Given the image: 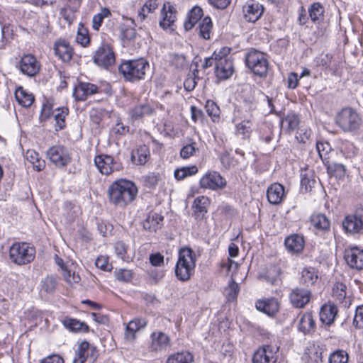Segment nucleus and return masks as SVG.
I'll use <instances>...</instances> for the list:
<instances>
[{"label":"nucleus","instance_id":"obj_1","mask_svg":"<svg viewBox=\"0 0 363 363\" xmlns=\"http://www.w3.org/2000/svg\"><path fill=\"white\" fill-rule=\"evenodd\" d=\"M138 194L135 184L127 179H120L113 182L108 189L110 204L123 208L135 200Z\"/></svg>","mask_w":363,"mask_h":363},{"label":"nucleus","instance_id":"obj_2","mask_svg":"<svg viewBox=\"0 0 363 363\" xmlns=\"http://www.w3.org/2000/svg\"><path fill=\"white\" fill-rule=\"evenodd\" d=\"M196 255L190 247H182L179 251V259L175 266V275L182 281H188L194 272Z\"/></svg>","mask_w":363,"mask_h":363},{"label":"nucleus","instance_id":"obj_3","mask_svg":"<svg viewBox=\"0 0 363 363\" xmlns=\"http://www.w3.org/2000/svg\"><path fill=\"white\" fill-rule=\"evenodd\" d=\"M148 68V62L144 58H139L124 61L118 69L125 80L133 82L144 79Z\"/></svg>","mask_w":363,"mask_h":363},{"label":"nucleus","instance_id":"obj_4","mask_svg":"<svg viewBox=\"0 0 363 363\" xmlns=\"http://www.w3.org/2000/svg\"><path fill=\"white\" fill-rule=\"evenodd\" d=\"M35 257V249L26 242H16L9 248V258L15 264L22 266L31 263Z\"/></svg>","mask_w":363,"mask_h":363},{"label":"nucleus","instance_id":"obj_5","mask_svg":"<svg viewBox=\"0 0 363 363\" xmlns=\"http://www.w3.org/2000/svg\"><path fill=\"white\" fill-rule=\"evenodd\" d=\"M245 65L252 72L262 78L266 77L269 69V61L266 54L251 49L245 55Z\"/></svg>","mask_w":363,"mask_h":363},{"label":"nucleus","instance_id":"obj_6","mask_svg":"<svg viewBox=\"0 0 363 363\" xmlns=\"http://www.w3.org/2000/svg\"><path fill=\"white\" fill-rule=\"evenodd\" d=\"M335 122L344 132L354 133L360 128L362 119L354 109L347 107L342 108L337 113Z\"/></svg>","mask_w":363,"mask_h":363},{"label":"nucleus","instance_id":"obj_7","mask_svg":"<svg viewBox=\"0 0 363 363\" xmlns=\"http://www.w3.org/2000/svg\"><path fill=\"white\" fill-rule=\"evenodd\" d=\"M342 226L346 234H363V206L347 215L342 221Z\"/></svg>","mask_w":363,"mask_h":363},{"label":"nucleus","instance_id":"obj_8","mask_svg":"<svg viewBox=\"0 0 363 363\" xmlns=\"http://www.w3.org/2000/svg\"><path fill=\"white\" fill-rule=\"evenodd\" d=\"M94 164L99 171L104 175H109L123 169V164L118 159L106 154L96 155L94 158Z\"/></svg>","mask_w":363,"mask_h":363},{"label":"nucleus","instance_id":"obj_9","mask_svg":"<svg viewBox=\"0 0 363 363\" xmlns=\"http://www.w3.org/2000/svg\"><path fill=\"white\" fill-rule=\"evenodd\" d=\"M230 49L228 48H222L220 49V55L218 60L216 61L215 73L219 79H227L230 77L234 72L233 62L232 60L228 57Z\"/></svg>","mask_w":363,"mask_h":363},{"label":"nucleus","instance_id":"obj_10","mask_svg":"<svg viewBox=\"0 0 363 363\" xmlns=\"http://www.w3.org/2000/svg\"><path fill=\"white\" fill-rule=\"evenodd\" d=\"M93 60L96 65L106 69L114 65L116 57L110 45L103 44L96 50Z\"/></svg>","mask_w":363,"mask_h":363},{"label":"nucleus","instance_id":"obj_11","mask_svg":"<svg viewBox=\"0 0 363 363\" xmlns=\"http://www.w3.org/2000/svg\"><path fill=\"white\" fill-rule=\"evenodd\" d=\"M48 159L58 167H63L70 162L68 150L61 145H55L47 151Z\"/></svg>","mask_w":363,"mask_h":363},{"label":"nucleus","instance_id":"obj_12","mask_svg":"<svg viewBox=\"0 0 363 363\" xmlns=\"http://www.w3.org/2000/svg\"><path fill=\"white\" fill-rule=\"evenodd\" d=\"M200 186L211 190L222 189L226 186V180L217 172H208L201 177Z\"/></svg>","mask_w":363,"mask_h":363},{"label":"nucleus","instance_id":"obj_13","mask_svg":"<svg viewBox=\"0 0 363 363\" xmlns=\"http://www.w3.org/2000/svg\"><path fill=\"white\" fill-rule=\"evenodd\" d=\"M171 346V339L168 335L160 330L152 333L149 348L152 352L166 351Z\"/></svg>","mask_w":363,"mask_h":363},{"label":"nucleus","instance_id":"obj_14","mask_svg":"<svg viewBox=\"0 0 363 363\" xmlns=\"http://www.w3.org/2000/svg\"><path fill=\"white\" fill-rule=\"evenodd\" d=\"M19 69L22 74L28 77L35 76L40 71V65L35 56L24 55L19 62Z\"/></svg>","mask_w":363,"mask_h":363},{"label":"nucleus","instance_id":"obj_15","mask_svg":"<svg viewBox=\"0 0 363 363\" xmlns=\"http://www.w3.org/2000/svg\"><path fill=\"white\" fill-rule=\"evenodd\" d=\"M289 299L295 308H304L310 301L311 291L306 289L296 287L289 294Z\"/></svg>","mask_w":363,"mask_h":363},{"label":"nucleus","instance_id":"obj_16","mask_svg":"<svg viewBox=\"0 0 363 363\" xmlns=\"http://www.w3.org/2000/svg\"><path fill=\"white\" fill-rule=\"evenodd\" d=\"M101 91L95 84L89 82H79L73 91V96L77 101H85L89 96Z\"/></svg>","mask_w":363,"mask_h":363},{"label":"nucleus","instance_id":"obj_17","mask_svg":"<svg viewBox=\"0 0 363 363\" xmlns=\"http://www.w3.org/2000/svg\"><path fill=\"white\" fill-rule=\"evenodd\" d=\"M345 259L347 264L353 269H363V250L357 247L345 250Z\"/></svg>","mask_w":363,"mask_h":363},{"label":"nucleus","instance_id":"obj_18","mask_svg":"<svg viewBox=\"0 0 363 363\" xmlns=\"http://www.w3.org/2000/svg\"><path fill=\"white\" fill-rule=\"evenodd\" d=\"M263 11V6L254 1H247L243 6L244 17L248 22H256L262 16Z\"/></svg>","mask_w":363,"mask_h":363},{"label":"nucleus","instance_id":"obj_19","mask_svg":"<svg viewBox=\"0 0 363 363\" xmlns=\"http://www.w3.org/2000/svg\"><path fill=\"white\" fill-rule=\"evenodd\" d=\"M279 306L276 298L259 299L255 303L256 308L269 316H274L279 311Z\"/></svg>","mask_w":363,"mask_h":363},{"label":"nucleus","instance_id":"obj_20","mask_svg":"<svg viewBox=\"0 0 363 363\" xmlns=\"http://www.w3.org/2000/svg\"><path fill=\"white\" fill-rule=\"evenodd\" d=\"M275 351L271 345H264L258 349L252 357L253 363H275Z\"/></svg>","mask_w":363,"mask_h":363},{"label":"nucleus","instance_id":"obj_21","mask_svg":"<svg viewBox=\"0 0 363 363\" xmlns=\"http://www.w3.org/2000/svg\"><path fill=\"white\" fill-rule=\"evenodd\" d=\"M209 204L210 201L206 196H201L194 199L192 206L194 209L193 216L196 220L200 221L206 218Z\"/></svg>","mask_w":363,"mask_h":363},{"label":"nucleus","instance_id":"obj_22","mask_svg":"<svg viewBox=\"0 0 363 363\" xmlns=\"http://www.w3.org/2000/svg\"><path fill=\"white\" fill-rule=\"evenodd\" d=\"M286 250L291 254H300L304 247L305 241L303 237L298 234L288 236L284 241Z\"/></svg>","mask_w":363,"mask_h":363},{"label":"nucleus","instance_id":"obj_23","mask_svg":"<svg viewBox=\"0 0 363 363\" xmlns=\"http://www.w3.org/2000/svg\"><path fill=\"white\" fill-rule=\"evenodd\" d=\"M54 50L55 55L64 62H68L72 59L73 50L65 40H57L55 43Z\"/></svg>","mask_w":363,"mask_h":363},{"label":"nucleus","instance_id":"obj_24","mask_svg":"<svg viewBox=\"0 0 363 363\" xmlns=\"http://www.w3.org/2000/svg\"><path fill=\"white\" fill-rule=\"evenodd\" d=\"M268 201L273 205L281 203L284 199V188L279 183H274L267 191Z\"/></svg>","mask_w":363,"mask_h":363},{"label":"nucleus","instance_id":"obj_25","mask_svg":"<svg viewBox=\"0 0 363 363\" xmlns=\"http://www.w3.org/2000/svg\"><path fill=\"white\" fill-rule=\"evenodd\" d=\"M337 306L332 303L324 304L320 311V319L321 322L327 325H332L337 314Z\"/></svg>","mask_w":363,"mask_h":363},{"label":"nucleus","instance_id":"obj_26","mask_svg":"<svg viewBox=\"0 0 363 363\" xmlns=\"http://www.w3.org/2000/svg\"><path fill=\"white\" fill-rule=\"evenodd\" d=\"M164 217L156 213L150 212L143 223V228L149 232L155 233L162 225Z\"/></svg>","mask_w":363,"mask_h":363},{"label":"nucleus","instance_id":"obj_27","mask_svg":"<svg viewBox=\"0 0 363 363\" xmlns=\"http://www.w3.org/2000/svg\"><path fill=\"white\" fill-rule=\"evenodd\" d=\"M176 9L170 3L164 4L162 9V20L160 22V26L163 28H167L175 21Z\"/></svg>","mask_w":363,"mask_h":363},{"label":"nucleus","instance_id":"obj_28","mask_svg":"<svg viewBox=\"0 0 363 363\" xmlns=\"http://www.w3.org/2000/svg\"><path fill=\"white\" fill-rule=\"evenodd\" d=\"M310 221L311 225L317 230L323 232V233L330 230V221L325 214L313 213L311 216Z\"/></svg>","mask_w":363,"mask_h":363},{"label":"nucleus","instance_id":"obj_29","mask_svg":"<svg viewBox=\"0 0 363 363\" xmlns=\"http://www.w3.org/2000/svg\"><path fill=\"white\" fill-rule=\"evenodd\" d=\"M150 150L145 145L139 146L135 151L131 154L132 162L138 165H144L150 158Z\"/></svg>","mask_w":363,"mask_h":363},{"label":"nucleus","instance_id":"obj_30","mask_svg":"<svg viewBox=\"0 0 363 363\" xmlns=\"http://www.w3.org/2000/svg\"><path fill=\"white\" fill-rule=\"evenodd\" d=\"M147 321L142 318H137L130 320L126 325L125 333L127 339L133 340L135 337V333L142 328L145 327Z\"/></svg>","mask_w":363,"mask_h":363},{"label":"nucleus","instance_id":"obj_31","mask_svg":"<svg viewBox=\"0 0 363 363\" xmlns=\"http://www.w3.org/2000/svg\"><path fill=\"white\" fill-rule=\"evenodd\" d=\"M300 177L301 189L305 192L311 191L315 184L313 171L309 169H301Z\"/></svg>","mask_w":363,"mask_h":363},{"label":"nucleus","instance_id":"obj_32","mask_svg":"<svg viewBox=\"0 0 363 363\" xmlns=\"http://www.w3.org/2000/svg\"><path fill=\"white\" fill-rule=\"evenodd\" d=\"M304 363H322V352L319 347H308L303 357Z\"/></svg>","mask_w":363,"mask_h":363},{"label":"nucleus","instance_id":"obj_33","mask_svg":"<svg viewBox=\"0 0 363 363\" xmlns=\"http://www.w3.org/2000/svg\"><path fill=\"white\" fill-rule=\"evenodd\" d=\"M63 325L72 332H88L89 326L84 322H81L80 320L72 318H65L62 320Z\"/></svg>","mask_w":363,"mask_h":363},{"label":"nucleus","instance_id":"obj_34","mask_svg":"<svg viewBox=\"0 0 363 363\" xmlns=\"http://www.w3.org/2000/svg\"><path fill=\"white\" fill-rule=\"evenodd\" d=\"M203 10L199 6H194L189 11L188 15V19L184 22V26L186 30H190L193 28L194 25L199 22V21L203 16Z\"/></svg>","mask_w":363,"mask_h":363},{"label":"nucleus","instance_id":"obj_35","mask_svg":"<svg viewBox=\"0 0 363 363\" xmlns=\"http://www.w3.org/2000/svg\"><path fill=\"white\" fill-rule=\"evenodd\" d=\"M194 355L188 351H182L171 354L167 359L166 363H193Z\"/></svg>","mask_w":363,"mask_h":363},{"label":"nucleus","instance_id":"obj_36","mask_svg":"<svg viewBox=\"0 0 363 363\" xmlns=\"http://www.w3.org/2000/svg\"><path fill=\"white\" fill-rule=\"evenodd\" d=\"M299 122L298 116L294 113H287L281 121V127L289 133L298 127Z\"/></svg>","mask_w":363,"mask_h":363},{"label":"nucleus","instance_id":"obj_37","mask_svg":"<svg viewBox=\"0 0 363 363\" xmlns=\"http://www.w3.org/2000/svg\"><path fill=\"white\" fill-rule=\"evenodd\" d=\"M15 97L18 102L24 107H30L34 101V96L23 87L20 86L15 91Z\"/></svg>","mask_w":363,"mask_h":363},{"label":"nucleus","instance_id":"obj_38","mask_svg":"<svg viewBox=\"0 0 363 363\" xmlns=\"http://www.w3.org/2000/svg\"><path fill=\"white\" fill-rule=\"evenodd\" d=\"M324 8L319 2L312 4L308 9L309 16L315 23H320L323 20Z\"/></svg>","mask_w":363,"mask_h":363},{"label":"nucleus","instance_id":"obj_39","mask_svg":"<svg viewBox=\"0 0 363 363\" xmlns=\"http://www.w3.org/2000/svg\"><path fill=\"white\" fill-rule=\"evenodd\" d=\"M315 321L310 313H304L298 323V329L304 334L309 333L315 328Z\"/></svg>","mask_w":363,"mask_h":363},{"label":"nucleus","instance_id":"obj_40","mask_svg":"<svg viewBox=\"0 0 363 363\" xmlns=\"http://www.w3.org/2000/svg\"><path fill=\"white\" fill-rule=\"evenodd\" d=\"M26 160L33 164V169L39 172L44 169L45 162L42 160L39 154L33 150H28L26 153Z\"/></svg>","mask_w":363,"mask_h":363},{"label":"nucleus","instance_id":"obj_41","mask_svg":"<svg viewBox=\"0 0 363 363\" xmlns=\"http://www.w3.org/2000/svg\"><path fill=\"white\" fill-rule=\"evenodd\" d=\"M318 279V273L313 267H305L301 272V281L306 286L313 285Z\"/></svg>","mask_w":363,"mask_h":363},{"label":"nucleus","instance_id":"obj_42","mask_svg":"<svg viewBox=\"0 0 363 363\" xmlns=\"http://www.w3.org/2000/svg\"><path fill=\"white\" fill-rule=\"evenodd\" d=\"M213 23L209 16H206L202 19L199 25V36L205 40L211 38Z\"/></svg>","mask_w":363,"mask_h":363},{"label":"nucleus","instance_id":"obj_43","mask_svg":"<svg viewBox=\"0 0 363 363\" xmlns=\"http://www.w3.org/2000/svg\"><path fill=\"white\" fill-rule=\"evenodd\" d=\"M152 108L147 104H143L134 107L131 111V116L135 120L140 119L144 116H149L152 113Z\"/></svg>","mask_w":363,"mask_h":363},{"label":"nucleus","instance_id":"obj_44","mask_svg":"<svg viewBox=\"0 0 363 363\" xmlns=\"http://www.w3.org/2000/svg\"><path fill=\"white\" fill-rule=\"evenodd\" d=\"M325 166L328 172L331 175L341 178L345 174L346 169L342 164L327 162Z\"/></svg>","mask_w":363,"mask_h":363},{"label":"nucleus","instance_id":"obj_45","mask_svg":"<svg viewBox=\"0 0 363 363\" xmlns=\"http://www.w3.org/2000/svg\"><path fill=\"white\" fill-rule=\"evenodd\" d=\"M252 123L250 119H245L236 124V134L242 135L243 138L250 137L252 131Z\"/></svg>","mask_w":363,"mask_h":363},{"label":"nucleus","instance_id":"obj_46","mask_svg":"<svg viewBox=\"0 0 363 363\" xmlns=\"http://www.w3.org/2000/svg\"><path fill=\"white\" fill-rule=\"evenodd\" d=\"M240 291L238 284L232 279L228 286L224 290V295L228 301L231 302L236 300Z\"/></svg>","mask_w":363,"mask_h":363},{"label":"nucleus","instance_id":"obj_47","mask_svg":"<svg viewBox=\"0 0 363 363\" xmlns=\"http://www.w3.org/2000/svg\"><path fill=\"white\" fill-rule=\"evenodd\" d=\"M111 15L110 10L108 8H102L99 13L94 16L92 19V28L95 30H99L101 27L103 21L105 18H107Z\"/></svg>","mask_w":363,"mask_h":363},{"label":"nucleus","instance_id":"obj_48","mask_svg":"<svg viewBox=\"0 0 363 363\" xmlns=\"http://www.w3.org/2000/svg\"><path fill=\"white\" fill-rule=\"evenodd\" d=\"M208 115L211 118L213 122L219 120L220 110L218 106L213 101L208 100L205 106Z\"/></svg>","mask_w":363,"mask_h":363},{"label":"nucleus","instance_id":"obj_49","mask_svg":"<svg viewBox=\"0 0 363 363\" xmlns=\"http://www.w3.org/2000/svg\"><path fill=\"white\" fill-rule=\"evenodd\" d=\"M198 172L196 166L185 167L174 171V177L177 180H182L186 177L195 174Z\"/></svg>","mask_w":363,"mask_h":363},{"label":"nucleus","instance_id":"obj_50","mask_svg":"<svg viewBox=\"0 0 363 363\" xmlns=\"http://www.w3.org/2000/svg\"><path fill=\"white\" fill-rule=\"evenodd\" d=\"M347 286L345 284L337 282L333 288V296L340 302H342L346 297Z\"/></svg>","mask_w":363,"mask_h":363},{"label":"nucleus","instance_id":"obj_51","mask_svg":"<svg viewBox=\"0 0 363 363\" xmlns=\"http://www.w3.org/2000/svg\"><path fill=\"white\" fill-rule=\"evenodd\" d=\"M68 112L67 108H57L55 110L53 116L57 125L60 130L65 127V119Z\"/></svg>","mask_w":363,"mask_h":363},{"label":"nucleus","instance_id":"obj_52","mask_svg":"<svg viewBox=\"0 0 363 363\" xmlns=\"http://www.w3.org/2000/svg\"><path fill=\"white\" fill-rule=\"evenodd\" d=\"M348 359V354L345 351L340 350L333 352L329 357L330 363H347Z\"/></svg>","mask_w":363,"mask_h":363},{"label":"nucleus","instance_id":"obj_53","mask_svg":"<svg viewBox=\"0 0 363 363\" xmlns=\"http://www.w3.org/2000/svg\"><path fill=\"white\" fill-rule=\"evenodd\" d=\"M88 348V342H82L78 347L75 355L73 358L72 363H84L86 362V357L84 356V351Z\"/></svg>","mask_w":363,"mask_h":363},{"label":"nucleus","instance_id":"obj_54","mask_svg":"<svg viewBox=\"0 0 363 363\" xmlns=\"http://www.w3.org/2000/svg\"><path fill=\"white\" fill-rule=\"evenodd\" d=\"M311 130L306 127H300L296 134V139L301 143H306L310 140Z\"/></svg>","mask_w":363,"mask_h":363},{"label":"nucleus","instance_id":"obj_55","mask_svg":"<svg viewBox=\"0 0 363 363\" xmlns=\"http://www.w3.org/2000/svg\"><path fill=\"white\" fill-rule=\"evenodd\" d=\"M76 40L83 47H86L89 44L90 38L88 34V30L82 26L78 29Z\"/></svg>","mask_w":363,"mask_h":363},{"label":"nucleus","instance_id":"obj_56","mask_svg":"<svg viewBox=\"0 0 363 363\" xmlns=\"http://www.w3.org/2000/svg\"><path fill=\"white\" fill-rule=\"evenodd\" d=\"M198 150V147H196V143L195 142H192L189 144L184 145L181 151L180 156L183 159H188L191 156L194 155L196 151Z\"/></svg>","mask_w":363,"mask_h":363},{"label":"nucleus","instance_id":"obj_57","mask_svg":"<svg viewBox=\"0 0 363 363\" xmlns=\"http://www.w3.org/2000/svg\"><path fill=\"white\" fill-rule=\"evenodd\" d=\"M57 286L56 279L52 276H48L43 281V289L47 293H52Z\"/></svg>","mask_w":363,"mask_h":363},{"label":"nucleus","instance_id":"obj_58","mask_svg":"<svg viewBox=\"0 0 363 363\" xmlns=\"http://www.w3.org/2000/svg\"><path fill=\"white\" fill-rule=\"evenodd\" d=\"M115 252L117 256L123 260H126L128 257L127 255V245L123 242H117L114 246Z\"/></svg>","mask_w":363,"mask_h":363},{"label":"nucleus","instance_id":"obj_59","mask_svg":"<svg viewBox=\"0 0 363 363\" xmlns=\"http://www.w3.org/2000/svg\"><path fill=\"white\" fill-rule=\"evenodd\" d=\"M316 150L318 152L320 159L323 160L324 159H325L326 155L330 150V146L328 143L317 142Z\"/></svg>","mask_w":363,"mask_h":363},{"label":"nucleus","instance_id":"obj_60","mask_svg":"<svg viewBox=\"0 0 363 363\" xmlns=\"http://www.w3.org/2000/svg\"><path fill=\"white\" fill-rule=\"evenodd\" d=\"M115 276L117 280L128 282L132 278V273L128 269H118L115 271Z\"/></svg>","mask_w":363,"mask_h":363},{"label":"nucleus","instance_id":"obj_61","mask_svg":"<svg viewBox=\"0 0 363 363\" xmlns=\"http://www.w3.org/2000/svg\"><path fill=\"white\" fill-rule=\"evenodd\" d=\"M341 150L349 157L354 155L357 150L354 144L348 140H345L342 143Z\"/></svg>","mask_w":363,"mask_h":363},{"label":"nucleus","instance_id":"obj_62","mask_svg":"<svg viewBox=\"0 0 363 363\" xmlns=\"http://www.w3.org/2000/svg\"><path fill=\"white\" fill-rule=\"evenodd\" d=\"M98 351L96 347L91 345L88 342V348L84 351V356L86 357V361L89 359L91 362H94L98 357Z\"/></svg>","mask_w":363,"mask_h":363},{"label":"nucleus","instance_id":"obj_63","mask_svg":"<svg viewBox=\"0 0 363 363\" xmlns=\"http://www.w3.org/2000/svg\"><path fill=\"white\" fill-rule=\"evenodd\" d=\"M354 323L359 328H363V306H359L356 308Z\"/></svg>","mask_w":363,"mask_h":363},{"label":"nucleus","instance_id":"obj_64","mask_svg":"<svg viewBox=\"0 0 363 363\" xmlns=\"http://www.w3.org/2000/svg\"><path fill=\"white\" fill-rule=\"evenodd\" d=\"M40 363H65V361L60 355L53 354L43 358Z\"/></svg>","mask_w":363,"mask_h":363}]
</instances>
